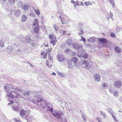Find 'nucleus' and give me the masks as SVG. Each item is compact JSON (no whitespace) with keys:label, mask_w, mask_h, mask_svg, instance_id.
Returning a JSON list of instances; mask_svg holds the SVG:
<instances>
[{"label":"nucleus","mask_w":122,"mask_h":122,"mask_svg":"<svg viewBox=\"0 0 122 122\" xmlns=\"http://www.w3.org/2000/svg\"><path fill=\"white\" fill-rule=\"evenodd\" d=\"M29 91H25L23 92V94L25 97V100H29L30 99L29 94Z\"/></svg>","instance_id":"obj_10"},{"label":"nucleus","mask_w":122,"mask_h":122,"mask_svg":"<svg viewBox=\"0 0 122 122\" xmlns=\"http://www.w3.org/2000/svg\"><path fill=\"white\" fill-rule=\"evenodd\" d=\"M14 120L16 122H21L20 120H17V119L16 118H14Z\"/></svg>","instance_id":"obj_49"},{"label":"nucleus","mask_w":122,"mask_h":122,"mask_svg":"<svg viewBox=\"0 0 122 122\" xmlns=\"http://www.w3.org/2000/svg\"><path fill=\"white\" fill-rule=\"evenodd\" d=\"M78 1H77V2H74V3H73V4H74L75 5H76V6H78L79 4V3L78 2Z\"/></svg>","instance_id":"obj_52"},{"label":"nucleus","mask_w":122,"mask_h":122,"mask_svg":"<svg viewBox=\"0 0 122 122\" xmlns=\"http://www.w3.org/2000/svg\"><path fill=\"white\" fill-rule=\"evenodd\" d=\"M15 0H8L9 3L10 5H12L14 4Z\"/></svg>","instance_id":"obj_31"},{"label":"nucleus","mask_w":122,"mask_h":122,"mask_svg":"<svg viewBox=\"0 0 122 122\" xmlns=\"http://www.w3.org/2000/svg\"><path fill=\"white\" fill-rule=\"evenodd\" d=\"M83 2H81V6H83Z\"/></svg>","instance_id":"obj_63"},{"label":"nucleus","mask_w":122,"mask_h":122,"mask_svg":"<svg viewBox=\"0 0 122 122\" xmlns=\"http://www.w3.org/2000/svg\"><path fill=\"white\" fill-rule=\"evenodd\" d=\"M108 1L110 2L111 3L112 5V7H114V6L115 5L114 2V1L112 0H107Z\"/></svg>","instance_id":"obj_32"},{"label":"nucleus","mask_w":122,"mask_h":122,"mask_svg":"<svg viewBox=\"0 0 122 122\" xmlns=\"http://www.w3.org/2000/svg\"><path fill=\"white\" fill-rule=\"evenodd\" d=\"M12 47L11 46H8V47H7L6 48V49H10V50H11V49H12Z\"/></svg>","instance_id":"obj_53"},{"label":"nucleus","mask_w":122,"mask_h":122,"mask_svg":"<svg viewBox=\"0 0 122 122\" xmlns=\"http://www.w3.org/2000/svg\"><path fill=\"white\" fill-rule=\"evenodd\" d=\"M98 40L100 42L103 43H107V40L104 38H99Z\"/></svg>","instance_id":"obj_17"},{"label":"nucleus","mask_w":122,"mask_h":122,"mask_svg":"<svg viewBox=\"0 0 122 122\" xmlns=\"http://www.w3.org/2000/svg\"><path fill=\"white\" fill-rule=\"evenodd\" d=\"M16 98L14 99V100L12 99L13 100H11L10 101V103H9L8 104V105H10L12 103H15V106H14L13 107H12V108L13 109L14 111L17 112L19 111V110L18 109V108L17 107V106H18L19 105V103H18V101L17 99H16Z\"/></svg>","instance_id":"obj_3"},{"label":"nucleus","mask_w":122,"mask_h":122,"mask_svg":"<svg viewBox=\"0 0 122 122\" xmlns=\"http://www.w3.org/2000/svg\"><path fill=\"white\" fill-rule=\"evenodd\" d=\"M46 63L47 66L48 67H51L50 66V62L48 60L46 61Z\"/></svg>","instance_id":"obj_45"},{"label":"nucleus","mask_w":122,"mask_h":122,"mask_svg":"<svg viewBox=\"0 0 122 122\" xmlns=\"http://www.w3.org/2000/svg\"><path fill=\"white\" fill-rule=\"evenodd\" d=\"M97 119L99 122H102L101 120L100 117H97Z\"/></svg>","instance_id":"obj_44"},{"label":"nucleus","mask_w":122,"mask_h":122,"mask_svg":"<svg viewBox=\"0 0 122 122\" xmlns=\"http://www.w3.org/2000/svg\"><path fill=\"white\" fill-rule=\"evenodd\" d=\"M100 112L102 114L103 117L104 118H106L107 117L106 115L105 114V113L103 112V111H100Z\"/></svg>","instance_id":"obj_29"},{"label":"nucleus","mask_w":122,"mask_h":122,"mask_svg":"<svg viewBox=\"0 0 122 122\" xmlns=\"http://www.w3.org/2000/svg\"><path fill=\"white\" fill-rule=\"evenodd\" d=\"M18 4H20L21 5L22 4H23V2L21 1H20L18 2Z\"/></svg>","instance_id":"obj_60"},{"label":"nucleus","mask_w":122,"mask_h":122,"mask_svg":"<svg viewBox=\"0 0 122 122\" xmlns=\"http://www.w3.org/2000/svg\"><path fill=\"white\" fill-rule=\"evenodd\" d=\"M57 59L60 62H63L65 60V57L64 55L58 54L57 56Z\"/></svg>","instance_id":"obj_6"},{"label":"nucleus","mask_w":122,"mask_h":122,"mask_svg":"<svg viewBox=\"0 0 122 122\" xmlns=\"http://www.w3.org/2000/svg\"><path fill=\"white\" fill-rule=\"evenodd\" d=\"M109 91L111 93H113V91L111 89H109Z\"/></svg>","instance_id":"obj_56"},{"label":"nucleus","mask_w":122,"mask_h":122,"mask_svg":"<svg viewBox=\"0 0 122 122\" xmlns=\"http://www.w3.org/2000/svg\"><path fill=\"white\" fill-rule=\"evenodd\" d=\"M57 41L56 40H52L50 42V43L51 44H52L54 46L55 44L56 43Z\"/></svg>","instance_id":"obj_30"},{"label":"nucleus","mask_w":122,"mask_h":122,"mask_svg":"<svg viewBox=\"0 0 122 122\" xmlns=\"http://www.w3.org/2000/svg\"><path fill=\"white\" fill-rule=\"evenodd\" d=\"M119 101L121 102L122 103V97H120L119 99Z\"/></svg>","instance_id":"obj_58"},{"label":"nucleus","mask_w":122,"mask_h":122,"mask_svg":"<svg viewBox=\"0 0 122 122\" xmlns=\"http://www.w3.org/2000/svg\"><path fill=\"white\" fill-rule=\"evenodd\" d=\"M115 114H113L112 115V117L113 118V119L115 121H117V119L116 118V117H115Z\"/></svg>","instance_id":"obj_40"},{"label":"nucleus","mask_w":122,"mask_h":122,"mask_svg":"<svg viewBox=\"0 0 122 122\" xmlns=\"http://www.w3.org/2000/svg\"><path fill=\"white\" fill-rule=\"evenodd\" d=\"M35 32L36 33H38L39 31V28L38 26H36L35 27L33 26Z\"/></svg>","instance_id":"obj_23"},{"label":"nucleus","mask_w":122,"mask_h":122,"mask_svg":"<svg viewBox=\"0 0 122 122\" xmlns=\"http://www.w3.org/2000/svg\"><path fill=\"white\" fill-rule=\"evenodd\" d=\"M122 84L121 81H116L114 84V86L116 88H120L122 86Z\"/></svg>","instance_id":"obj_7"},{"label":"nucleus","mask_w":122,"mask_h":122,"mask_svg":"<svg viewBox=\"0 0 122 122\" xmlns=\"http://www.w3.org/2000/svg\"><path fill=\"white\" fill-rule=\"evenodd\" d=\"M4 45V42L1 40L0 41V47H3Z\"/></svg>","instance_id":"obj_35"},{"label":"nucleus","mask_w":122,"mask_h":122,"mask_svg":"<svg viewBox=\"0 0 122 122\" xmlns=\"http://www.w3.org/2000/svg\"><path fill=\"white\" fill-rule=\"evenodd\" d=\"M64 51L66 53H69L72 51V50L70 49L66 48L64 50Z\"/></svg>","instance_id":"obj_28"},{"label":"nucleus","mask_w":122,"mask_h":122,"mask_svg":"<svg viewBox=\"0 0 122 122\" xmlns=\"http://www.w3.org/2000/svg\"><path fill=\"white\" fill-rule=\"evenodd\" d=\"M88 41H89L90 42H92L94 41L95 40V37H90L89 39H87Z\"/></svg>","instance_id":"obj_25"},{"label":"nucleus","mask_w":122,"mask_h":122,"mask_svg":"<svg viewBox=\"0 0 122 122\" xmlns=\"http://www.w3.org/2000/svg\"><path fill=\"white\" fill-rule=\"evenodd\" d=\"M27 113V112L24 110H22L20 112V115L22 117H23Z\"/></svg>","instance_id":"obj_16"},{"label":"nucleus","mask_w":122,"mask_h":122,"mask_svg":"<svg viewBox=\"0 0 122 122\" xmlns=\"http://www.w3.org/2000/svg\"><path fill=\"white\" fill-rule=\"evenodd\" d=\"M73 47L75 49L81 52H83L84 50L82 48V46L81 45H80L77 43H73Z\"/></svg>","instance_id":"obj_4"},{"label":"nucleus","mask_w":122,"mask_h":122,"mask_svg":"<svg viewBox=\"0 0 122 122\" xmlns=\"http://www.w3.org/2000/svg\"><path fill=\"white\" fill-rule=\"evenodd\" d=\"M83 33V31L82 30H80V31L78 33L79 34H82Z\"/></svg>","instance_id":"obj_51"},{"label":"nucleus","mask_w":122,"mask_h":122,"mask_svg":"<svg viewBox=\"0 0 122 122\" xmlns=\"http://www.w3.org/2000/svg\"><path fill=\"white\" fill-rule=\"evenodd\" d=\"M82 118L84 121H86V119L85 115H83L82 116Z\"/></svg>","instance_id":"obj_48"},{"label":"nucleus","mask_w":122,"mask_h":122,"mask_svg":"<svg viewBox=\"0 0 122 122\" xmlns=\"http://www.w3.org/2000/svg\"><path fill=\"white\" fill-rule=\"evenodd\" d=\"M82 63L84 65L85 67L87 69H89L91 68V66L90 63L86 61L85 60L82 62Z\"/></svg>","instance_id":"obj_8"},{"label":"nucleus","mask_w":122,"mask_h":122,"mask_svg":"<svg viewBox=\"0 0 122 122\" xmlns=\"http://www.w3.org/2000/svg\"><path fill=\"white\" fill-rule=\"evenodd\" d=\"M76 53L74 52H73L71 53V55L72 56H74L76 55Z\"/></svg>","instance_id":"obj_55"},{"label":"nucleus","mask_w":122,"mask_h":122,"mask_svg":"<svg viewBox=\"0 0 122 122\" xmlns=\"http://www.w3.org/2000/svg\"><path fill=\"white\" fill-rule=\"evenodd\" d=\"M71 60L72 61L74 62V65L76 67V63L78 62V59L76 57H73L72 58Z\"/></svg>","instance_id":"obj_13"},{"label":"nucleus","mask_w":122,"mask_h":122,"mask_svg":"<svg viewBox=\"0 0 122 122\" xmlns=\"http://www.w3.org/2000/svg\"><path fill=\"white\" fill-rule=\"evenodd\" d=\"M35 97L36 101L34 100L33 102L41 109L46 108L48 110V109L47 108H48L54 116L59 120L62 121L64 118V115L60 111H57L53 112V108L52 107L51 104L49 102H47L45 100H43L41 97L38 94H36Z\"/></svg>","instance_id":"obj_1"},{"label":"nucleus","mask_w":122,"mask_h":122,"mask_svg":"<svg viewBox=\"0 0 122 122\" xmlns=\"http://www.w3.org/2000/svg\"><path fill=\"white\" fill-rule=\"evenodd\" d=\"M21 7L24 10H27L29 8V6L28 4H24L23 5H22L21 6Z\"/></svg>","instance_id":"obj_19"},{"label":"nucleus","mask_w":122,"mask_h":122,"mask_svg":"<svg viewBox=\"0 0 122 122\" xmlns=\"http://www.w3.org/2000/svg\"><path fill=\"white\" fill-rule=\"evenodd\" d=\"M92 2L90 1H86L84 3V5H86V6H88L89 5H92Z\"/></svg>","instance_id":"obj_24"},{"label":"nucleus","mask_w":122,"mask_h":122,"mask_svg":"<svg viewBox=\"0 0 122 122\" xmlns=\"http://www.w3.org/2000/svg\"><path fill=\"white\" fill-rule=\"evenodd\" d=\"M49 38L51 39L54 40L56 39V37L53 35H49Z\"/></svg>","instance_id":"obj_26"},{"label":"nucleus","mask_w":122,"mask_h":122,"mask_svg":"<svg viewBox=\"0 0 122 122\" xmlns=\"http://www.w3.org/2000/svg\"><path fill=\"white\" fill-rule=\"evenodd\" d=\"M81 39L80 40V41H82L84 42H85L86 41V39L84 37L82 36H81Z\"/></svg>","instance_id":"obj_37"},{"label":"nucleus","mask_w":122,"mask_h":122,"mask_svg":"<svg viewBox=\"0 0 122 122\" xmlns=\"http://www.w3.org/2000/svg\"><path fill=\"white\" fill-rule=\"evenodd\" d=\"M60 32L61 33L62 35H67L68 34L69 35H70V33H68L67 31H63L62 30H61L60 31Z\"/></svg>","instance_id":"obj_21"},{"label":"nucleus","mask_w":122,"mask_h":122,"mask_svg":"<svg viewBox=\"0 0 122 122\" xmlns=\"http://www.w3.org/2000/svg\"><path fill=\"white\" fill-rule=\"evenodd\" d=\"M68 67L71 69H73V66L71 64H69L68 66Z\"/></svg>","instance_id":"obj_42"},{"label":"nucleus","mask_w":122,"mask_h":122,"mask_svg":"<svg viewBox=\"0 0 122 122\" xmlns=\"http://www.w3.org/2000/svg\"><path fill=\"white\" fill-rule=\"evenodd\" d=\"M44 50L43 51H41V55H43V56H42V57L43 58L45 59L46 57L48 51L45 48H44Z\"/></svg>","instance_id":"obj_9"},{"label":"nucleus","mask_w":122,"mask_h":122,"mask_svg":"<svg viewBox=\"0 0 122 122\" xmlns=\"http://www.w3.org/2000/svg\"><path fill=\"white\" fill-rule=\"evenodd\" d=\"M4 88L7 92L6 97L8 100L9 98L14 100L16 97L19 98L21 97L19 93L13 91L14 90H15V87L14 86L7 85L4 86Z\"/></svg>","instance_id":"obj_2"},{"label":"nucleus","mask_w":122,"mask_h":122,"mask_svg":"<svg viewBox=\"0 0 122 122\" xmlns=\"http://www.w3.org/2000/svg\"><path fill=\"white\" fill-rule=\"evenodd\" d=\"M94 78L95 81L97 82H99L100 81V76L99 75L97 74H95L94 75Z\"/></svg>","instance_id":"obj_12"},{"label":"nucleus","mask_w":122,"mask_h":122,"mask_svg":"<svg viewBox=\"0 0 122 122\" xmlns=\"http://www.w3.org/2000/svg\"><path fill=\"white\" fill-rule=\"evenodd\" d=\"M83 53V52H81L80 51H79V52L77 54V56H78V57L80 58L82 56V55L81 54Z\"/></svg>","instance_id":"obj_39"},{"label":"nucleus","mask_w":122,"mask_h":122,"mask_svg":"<svg viewBox=\"0 0 122 122\" xmlns=\"http://www.w3.org/2000/svg\"><path fill=\"white\" fill-rule=\"evenodd\" d=\"M66 43L69 46H71L72 44V41L71 38H68L66 41Z\"/></svg>","instance_id":"obj_18"},{"label":"nucleus","mask_w":122,"mask_h":122,"mask_svg":"<svg viewBox=\"0 0 122 122\" xmlns=\"http://www.w3.org/2000/svg\"><path fill=\"white\" fill-rule=\"evenodd\" d=\"M20 90V89L19 88H15V90H14L13 91H15L16 90L17 91H19Z\"/></svg>","instance_id":"obj_57"},{"label":"nucleus","mask_w":122,"mask_h":122,"mask_svg":"<svg viewBox=\"0 0 122 122\" xmlns=\"http://www.w3.org/2000/svg\"><path fill=\"white\" fill-rule=\"evenodd\" d=\"M114 49L116 52L118 54L120 53L121 52V49L120 47L115 46Z\"/></svg>","instance_id":"obj_14"},{"label":"nucleus","mask_w":122,"mask_h":122,"mask_svg":"<svg viewBox=\"0 0 122 122\" xmlns=\"http://www.w3.org/2000/svg\"><path fill=\"white\" fill-rule=\"evenodd\" d=\"M88 55L86 53H85L83 56V58L85 59H86L87 58Z\"/></svg>","instance_id":"obj_41"},{"label":"nucleus","mask_w":122,"mask_h":122,"mask_svg":"<svg viewBox=\"0 0 122 122\" xmlns=\"http://www.w3.org/2000/svg\"><path fill=\"white\" fill-rule=\"evenodd\" d=\"M25 40V42L27 44L30 43L31 41H32L30 39V38L29 36H26Z\"/></svg>","instance_id":"obj_15"},{"label":"nucleus","mask_w":122,"mask_h":122,"mask_svg":"<svg viewBox=\"0 0 122 122\" xmlns=\"http://www.w3.org/2000/svg\"><path fill=\"white\" fill-rule=\"evenodd\" d=\"M113 15L111 11H110V17L112 19V17H113Z\"/></svg>","instance_id":"obj_50"},{"label":"nucleus","mask_w":122,"mask_h":122,"mask_svg":"<svg viewBox=\"0 0 122 122\" xmlns=\"http://www.w3.org/2000/svg\"><path fill=\"white\" fill-rule=\"evenodd\" d=\"M49 59L50 60V62L52 63H53V60L52 59L51 57L50 56H49Z\"/></svg>","instance_id":"obj_47"},{"label":"nucleus","mask_w":122,"mask_h":122,"mask_svg":"<svg viewBox=\"0 0 122 122\" xmlns=\"http://www.w3.org/2000/svg\"><path fill=\"white\" fill-rule=\"evenodd\" d=\"M27 63H28L30 65V66H33V65H31L30 63H29V62H27Z\"/></svg>","instance_id":"obj_61"},{"label":"nucleus","mask_w":122,"mask_h":122,"mask_svg":"<svg viewBox=\"0 0 122 122\" xmlns=\"http://www.w3.org/2000/svg\"><path fill=\"white\" fill-rule=\"evenodd\" d=\"M102 86L103 88L105 89L107 88L108 85L106 83H104L102 84Z\"/></svg>","instance_id":"obj_34"},{"label":"nucleus","mask_w":122,"mask_h":122,"mask_svg":"<svg viewBox=\"0 0 122 122\" xmlns=\"http://www.w3.org/2000/svg\"><path fill=\"white\" fill-rule=\"evenodd\" d=\"M119 28L118 27H117L116 28V30L118 31L119 30Z\"/></svg>","instance_id":"obj_62"},{"label":"nucleus","mask_w":122,"mask_h":122,"mask_svg":"<svg viewBox=\"0 0 122 122\" xmlns=\"http://www.w3.org/2000/svg\"><path fill=\"white\" fill-rule=\"evenodd\" d=\"M59 18L61 19V21L62 24L67 23L69 21L68 19L66 17L63 18L62 20L61 19L62 16H59Z\"/></svg>","instance_id":"obj_11"},{"label":"nucleus","mask_w":122,"mask_h":122,"mask_svg":"<svg viewBox=\"0 0 122 122\" xmlns=\"http://www.w3.org/2000/svg\"><path fill=\"white\" fill-rule=\"evenodd\" d=\"M57 74L60 76L62 77L63 78H64L65 77V75L62 73L60 72H58L57 73Z\"/></svg>","instance_id":"obj_27"},{"label":"nucleus","mask_w":122,"mask_h":122,"mask_svg":"<svg viewBox=\"0 0 122 122\" xmlns=\"http://www.w3.org/2000/svg\"><path fill=\"white\" fill-rule=\"evenodd\" d=\"M34 9V10L36 14L38 15L40 14V11L38 9Z\"/></svg>","instance_id":"obj_36"},{"label":"nucleus","mask_w":122,"mask_h":122,"mask_svg":"<svg viewBox=\"0 0 122 122\" xmlns=\"http://www.w3.org/2000/svg\"><path fill=\"white\" fill-rule=\"evenodd\" d=\"M111 36L113 37H115L116 36V35L113 33H112L110 35Z\"/></svg>","instance_id":"obj_43"},{"label":"nucleus","mask_w":122,"mask_h":122,"mask_svg":"<svg viewBox=\"0 0 122 122\" xmlns=\"http://www.w3.org/2000/svg\"><path fill=\"white\" fill-rule=\"evenodd\" d=\"M52 48H50L48 50L49 55L50 53L51 52Z\"/></svg>","instance_id":"obj_54"},{"label":"nucleus","mask_w":122,"mask_h":122,"mask_svg":"<svg viewBox=\"0 0 122 122\" xmlns=\"http://www.w3.org/2000/svg\"><path fill=\"white\" fill-rule=\"evenodd\" d=\"M108 111L110 113L111 115H112L113 114H115L113 110L111 109H109L108 110Z\"/></svg>","instance_id":"obj_33"},{"label":"nucleus","mask_w":122,"mask_h":122,"mask_svg":"<svg viewBox=\"0 0 122 122\" xmlns=\"http://www.w3.org/2000/svg\"><path fill=\"white\" fill-rule=\"evenodd\" d=\"M27 19V16L25 15H23L21 17V21L23 22H25Z\"/></svg>","instance_id":"obj_20"},{"label":"nucleus","mask_w":122,"mask_h":122,"mask_svg":"<svg viewBox=\"0 0 122 122\" xmlns=\"http://www.w3.org/2000/svg\"><path fill=\"white\" fill-rule=\"evenodd\" d=\"M73 0H71V3H74V2H75V1H73Z\"/></svg>","instance_id":"obj_64"},{"label":"nucleus","mask_w":122,"mask_h":122,"mask_svg":"<svg viewBox=\"0 0 122 122\" xmlns=\"http://www.w3.org/2000/svg\"><path fill=\"white\" fill-rule=\"evenodd\" d=\"M114 96L116 97L118 96V92L117 91L115 92L114 93Z\"/></svg>","instance_id":"obj_46"},{"label":"nucleus","mask_w":122,"mask_h":122,"mask_svg":"<svg viewBox=\"0 0 122 122\" xmlns=\"http://www.w3.org/2000/svg\"><path fill=\"white\" fill-rule=\"evenodd\" d=\"M39 25L38 21L37 19L35 18L33 22V26H38Z\"/></svg>","instance_id":"obj_22"},{"label":"nucleus","mask_w":122,"mask_h":122,"mask_svg":"<svg viewBox=\"0 0 122 122\" xmlns=\"http://www.w3.org/2000/svg\"><path fill=\"white\" fill-rule=\"evenodd\" d=\"M30 16H34V13H30Z\"/></svg>","instance_id":"obj_59"},{"label":"nucleus","mask_w":122,"mask_h":122,"mask_svg":"<svg viewBox=\"0 0 122 122\" xmlns=\"http://www.w3.org/2000/svg\"><path fill=\"white\" fill-rule=\"evenodd\" d=\"M20 10L19 9H17L15 11V12L13 10H11L10 11V15H12L15 13V16L17 17H19L20 16Z\"/></svg>","instance_id":"obj_5"},{"label":"nucleus","mask_w":122,"mask_h":122,"mask_svg":"<svg viewBox=\"0 0 122 122\" xmlns=\"http://www.w3.org/2000/svg\"><path fill=\"white\" fill-rule=\"evenodd\" d=\"M54 28L56 30V31H57L59 29V27L57 26L56 25H54L53 26Z\"/></svg>","instance_id":"obj_38"}]
</instances>
